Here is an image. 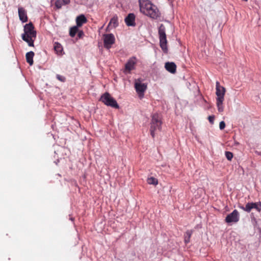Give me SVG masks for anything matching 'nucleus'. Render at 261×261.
<instances>
[{"mask_svg":"<svg viewBox=\"0 0 261 261\" xmlns=\"http://www.w3.org/2000/svg\"><path fill=\"white\" fill-rule=\"evenodd\" d=\"M140 11L141 13L153 19H157L160 13L157 7L149 0H139Z\"/></svg>","mask_w":261,"mask_h":261,"instance_id":"nucleus-1","label":"nucleus"},{"mask_svg":"<svg viewBox=\"0 0 261 261\" xmlns=\"http://www.w3.org/2000/svg\"><path fill=\"white\" fill-rule=\"evenodd\" d=\"M36 38V32L32 22L26 24L24 27V33L22 39L28 43L29 46H34V42Z\"/></svg>","mask_w":261,"mask_h":261,"instance_id":"nucleus-2","label":"nucleus"},{"mask_svg":"<svg viewBox=\"0 0 261 261\" xmlns=\"http://www.w3.org/2000/svg\"><path fill=\"white\" fill-rule=\"evenodd\" d=\"M162 124V122L161 115L158 113L152 114L150 122V132L153 138L155 137V132L157 130H161Z\"/></svg>","mask_w":261,"mask_h":261,"instance_id":"nucleus-3","label":"nucleus"},{"mask_svg":"<svg viewBox=\"0 0 261 261\" xmlns=\"http://www.w3.org/2000/svg\"><path fill=\"white\" fill-rule=\"evenodd\" d=\"M159 35L160 46L164 53L167 52V40L166 35V29L164 24H161L159 28Z\"/></svg>","mask_w":261,"mask_h":261,"instance_id":"nucleus-4","label":"nucleus"},{"mask_svg":"<svg viewBox=\"0 0 261 261\" xmlns=\"http://www.w3.org/2000/svg\"><path fill=\"white\" fill-rule=\"evenodd\" d=\"M100 101H101L105 105L114 108L116 109L119 108V105H118L116 100L113 98L111 95L106 92L100 97Z\"/></svg>","mask_w":261,"mask_h":261,"instance_id":"nucleus-5","label":"nucleus"},{"mask_svg":"<svg viewBox=\"0 0 261 261\" xmlns=\"http://www.w3.org/2000/svg\"><path fill=\"white\" fill-rule=\"evenodd\" d=\"M239 213L237 210H234L226 217L225 221L227 223H237L239 221Z\"/></svg>","mask_w":261,"mask_h":261,"instance_id":"nucleus-6","label":"nucleus"},{"mask_svg":"<svg viewBox=\"0 0 261 261\" xmlns=\"http://www.w3.org/2000/svg\"><path fill=\"white\" fill-rule=\"evenodd\" d=\"M115 39L113 34H108L103 35L104 46L107 49L111 47L112 45L115 43Z\"/></svg>","mask_w":261,"mask_h":261,"instance_id":"nucleus-7","label":"nucleus"},{"mask_svg":"<svg viewBox=\"0 0 261 261\" xmlns=\"http://www.w3.org/2000/svg\"><path fill=\"white\" fill-rule=\"evenodd\" d=\"M135 88L136 92L140 95H143L144 92L147 89V85L142 83L140 80H137L135 83Z\"/></svg>","mask_w":261,"mask_h":261,"instance_id":"nucleus-8","label":"nucleus"},{"mask_svg":"<svg viewBox=\"0 0 261 261\" xmlns=\"http://www.w3.org/2000/svg\"><path fill=\"white\" fill-rule=\"evenodd\" d=\"M261 203L260 202H249L246 204L245 207H241V208L245 211L250 212L252 208H255L258 212L261 211Z\"/></svg>","mask_w":261,"mask_h":261,"instance_id":"nucleus-9","label":"nucleus"},{"mask_svg":"<svg viewBox=\"0 0 261 261\" xmlns=\"http://www.w3.org/2000/svg\"><path fill=\"white\" fill-rule=\"evenodd\" d=\"M136 63V58L135 57L130 58L125 64V71L128 72H130V71L135 69Z\"/></svg>","mask_w":261,"mask_h":261,"instance_id":"nucleus-10","label":"nucleus"},{"mask_svg":"<svg viewBox=\"0 0 261 261\" xmlns=\"http://www.w3.org/2000/svg\"><path fill=\"white\" fill-rule=\"evenodd\" d=\"M225 93V89L220 85L219 82L216 83V94L217 96V99H224Z\"/></svg>","mask_w":261,"mask_h":261,"instance_id":"nucleus-11","label":"nucleus"},{"mask_svg":"<svg viewBox=\"0 0 261 261\" xmlns=\"http://www.w3.org/2000/svg\"><path fill=\"white\" fill-rule=\"evenodd\" d=\"M135 17L134 14L129 13L125 18V22L127 26H135Z\"/></svg>","mask_w":261,"mask_h":261,"instance_id":"nucleus-12","label":"nucleus"},{"mask_svg":"<svg viewBox=\"0 0 261 261\" xmlns=\"http://www.w3.org/2000/svg\"><path fill=\"white\" fill-rule=\"evenodd\" d=\"M18 15L20 20L22 22H25L28 21V18L27 15V12L23 8L19 7L18 8Z\"/></svg>","mask_w":261,"mask_h":261,"instance_id":"nucleus-13","label":"nucleus"},{"mask_svg":"<svg viewBox=\"0 0 261 261\" xmlns=\"http://www.w3.org/2000/svg\"><path fill=\"white\" fill-rule=\"evenodd\" d=\"M165 67L168 71L172 73H174L176 72V66L173 62L166 63Z\"/></svg>","mask_w":261,"mask_h":261,"instance_id":"nucleus-14","label":"nucleus"},{"mask_svg":"<svg viewBox=\"0 0 261 261\" xmlns=\"http://www.w3.org/2000/svg\"><path fill=\"white\" fill-rule=\"evenodd\" d=\"M87 20L85 15L82 14L77 16L76 18V26L81 27L83 24L86 23Z\"/></svg>","mask_w":261,"mask_h":261,"instance_id":"nucleus-15","label":"nucleus"},{"mask_svg":"<svg viewBox=\"0 0 261 261\" xmlns=\"http://www.w3.org/2000/svg\"><path fill=\"white\" fill-rule=\"evenodd\" d=\"M70 2V0H57L55 2L56 7L59 9L62 8L63 6L67 5Z\"/></svg>","mask_w":261,"mask_h":261,"instance_id":"nucleus-16","label":"nucleus"},{"mask_svg":"<svg viewBox=\"0 0 261 261\" xmlns=\"http://www.w3.org/2000/svg\"><path fill=\"white\" fill-rule=\"evenodd\" d=\"M35 55V54L33 51H31L26 54L25 58L27 62L30 64V65H32L33 64V57Z\"/></svg>","mask_w":261,"mask_h":261,"instance_id":"nucleus-17","label":"nucleus"},{"mask_svg":"<svg viewBox=\"0 0 261 261\" xmlns=\"http://www.w3.org/2000/svg\"><path fill=\"white\" fill-rule=\"evenodd\" d=\"M119 24L118 17L116 15L114 16L111 19L108 27L116 28Z\"/></svg>","mask_w":261,"mask_h":261,"instance_id":"nucleus-18","label":"nucleus"},{"mask_svg":"<svg viewBox=\"0 0 261 261\" xmlns=\"http://www.w3.org/2000/svg\"><path fill=\"white\" fill-rule=\"evenodd\" d=\"M54 49L58 55L62 54L63 51V47L62 45L58 42H55L54 45Z\"/></svg>","mask_w":261,"mask_h":261,"instance_id":"nucleus-19","label":"nucleus"},{"mask_svg":"<svg viewBox=\"0 0 261 261\" xmlns=\"http://www.w3.org/2000/svg\"><path fill=\"white\" fill-rule=\"evenodd\" d=\"M77 26H74L70 28L69 31V35L71 37H73L75 36V34L77 33L79 31Z\"/></svg>","mask_w":261,"mask_h":261,"instance_id":"nucleus-20","label":"nucleus"},{"mask_svg":"<svg viewBox=\"0 0 261 261\" xmlns=\"http://www.w3.org/2000/svg\"><path fill=\"white\" fill-rule=\"evenodd\" d=\"M224 99H217V106L219 112L223 111V101Z\"/></svg>","mask_w":261,"mask_h":261,"instance_id":"nucleus-21","label":"nucleus"},{"mask_svg":"<svg viewBox=\"0 0 261 261\" xmlns=\"http://www.w3.org/2000/svg\"><path fill=\"white\" fill-rule=\"evenodd\" d=\"M192 233L191 230H188L186 231L185 236V242L186 244H188L190 241V238Z\"/></svg>","mask_w":261,"mask_h":261,"instance_id":"nucleus-22","label":"nucleus"},{"mask_svg":"<svg viewBox=\"0 0 261 261\" xmlns=\"http://www.w3.org/2000/svg\"><path fill=\"white\" fill-rule=\"evenodd\" d=\"M147 182L149 184H152L154 185H156L158 183V180L155 178L153 177L148 178L147 179Z\"/></svg>","mask_w":261,"mask_h":261,"instance_id":"nucleus-23","label":"nucleus"},{"mask_svg":"<svg viewBox=\"0 0 261 261\" xmlns=\"http://www.w3.org/2000/svg\"><path fill=\"white\" fill-rule=\"evenodd\" d=\"M225 156L228 160L231 161L233 158V154L231 152L226 151L225 152Z\"/></svg>","mask_w":261,"mask_h":261,"instance_id":"nucleus-24","label":"nucleus"},{"mask_svg":"<svg viewBox=\"0 0 261 261\" xmlns=\"http://www.w3.org/2000/svg\"><path fill=\"white\" fill-rule=\"evenodd\" d=\"M56 77L59 81L62 82H64L66 80V78L64 76L60 75L59 74H57Z\"/></svg>","mask_w":261,"mask_h":261,"instance_id":"nucleus-25","label":"nucleus"},{"mask_svg":"<svg viewBox=\"0 0 261 261\" xmlns=\"http://www.w3.org/2000/svg\"><path fill=\"white\" fill-rule=\"evenodd\" d=\"M77 33V37L79 38H82L84 35V33L83 31L82 30H79Z\"/></svg>","mask_w":261,"mask_h":261,"instance_id":"nucleus-26","label":"nucleus"},{"mask_svg":"<svg viewBox=\"0 0 261 261\" xmlns=\"http://www.w3.org/2000/svg\"><path fill=\"white\" fill-rule=\"evenodd\" d=\"M225 127V123L224 121H221L219 123V128L221 130L223 129Z\"/></svg>","mask_w":261,"mask_h":261,"instance_id":"nucleus-27","label":"nucleus"},{"mask_svg":"<svg viewBox=\"0 0 261 261\" xmlns=\"http://www.w3.org/2000/svg\"><path fill=\"white\" fill-rule=\"evenodd\" d=\"M208 119L209 122L211 124H213L214 122L215 116L214 115L209 116L208 117Z\"/></svg>","mask_w":261,"mask_h":261,"instance_id":"nucleus-28","label":"nucleus"}]
</instances>
